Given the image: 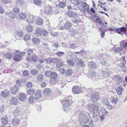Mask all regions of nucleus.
<instances>
[{"label": "nucleus", "mask_w": 127, "mask_h": 127, "mask_svg": "<svg viewBox=\"0 0 127 127\" xmlns=\"http://www.w3.org/2000/svg\"><path fill=\"white\" fill-rule=\"evenodd\" d=\"M89 109L93 114L97 115L100 111L99 107L97 104H91L89 105Z\"/></svg>", "instance_id": "f257e3e1"}, {"label": "nucleus", "mask_w": 127, "mask_h": 127, "mask_svg": "<svg viewBox=\"0 0 127 127\" xmlns=\"http://www.w3.org/2000/svg\"><path fill=\"white\" fill-rule=\"evenodd\" d=\"M61 101L62 103L63 109L65 112H68L69 110V107L71 105V103L70 100L65 99Z\"/></svg>", "instance_id": "f03ea898"}, {"label": "nucleus", "mask_w": 127, "mask_h": 127, "mask_svg": "<svg viewBox=\"0 0 127 127\" xmlns=\"http://www.w3.org/2000/svg\"><path fill=\"white\" fill-rule=\"evenodd\" d=\"M78 119L80 122L83 123H87L89 121L87 116L83 114L79 115Z\"/></svg>", "instance_id": "7ed1b4c3"}, {"label": "nucleus", "mask_w": 127, "mask_h": 127, "mask_svg": "<svg viewBox=\"0 0 127 127\" xmlns=\"http://www.w3.org/2000/svg\"><path fill=\"white\" fill-rule=\"evenodd\" d=\"M81 5L82 8V10L84 12H86L87 11V12H89V5L88 4L85 2L82 1L81 2Z\"/></svg>", "instance_id": "20e7f679"}, {"label": "nucleus", "mask_w": 127, "mask_h": 127, "mask_svg": "<svg viewBox=\"0 0 127 127\" xmlns=\"http://www.w3.org/2000/svg\"><path fill=\"white\" fill-rule=\"evenodd\" d=\"M58 75L55 72H52L50 75L51 78L50 79V81L52 84H54L55 82V79L58 77Z\"/></svg>", "instance_id": "39448f33"}, {"label": "nucleus", "mask_w": 127, "mask_h": 127, "mask_svg": "<svg viewBox=\"0 0 127 127\" xmlns=\"http://www.w3.org/2000/svg\"><path fill=\"white\" fill-rule=\"evenodd\" d=\"M113 79L116 81L118 83H121L122 81V78L119 75L114 76L113 77Z\"/></svg>", "instance_id": "423d86ee"}, {"label": "nucleus", "mask_w": 127, "mask_h": 127, "mask_svg": "<svg viewBox=\"0 0 127 127\" xmlns=\"http://www.w3.org/2000/svg\"><path fill=\"white\" fill-rule=\"evenodd\" d=\"M5 14L6 15H7L13 19L15 18V15L10 10L7 11L5 12Z\"/></svg>", "instance_id": "0eeeda50"}, {"label": "nucleus", "mask_w": 127, "mask_h": 127, "mask_svg": "<svg viewBox=\"0 0 127 127\" xmlns=\"http://www.w3.org/2000/svg\"><path fill=\"white\" fill-rule=\"evenodd\" d=\"M72 91L75 94H80L81 93V89L78 86H75L73 87Z\"/></svg>", "instance_id": "6e6552de"}, {"label": "nucleus", "mask_w": 127, "mask_h": 127, "mask_svg": "<svg viewBox=\"0 0 127 127\" xmlns=\"http://www.w3.org/2000/svg\"><path fill=\"white\" fill-rule=\"evenodd\" d=\"M113 49L115 53H118L120 52L123 50V47L120 45L119 46H115Z\"/></svg>", "instance_id": "1a4fd4ad"}, {"label": "nucleus", "mask_w": 127, "mask_h": 127, "mask_svg": "<svg viewBox=\"0 0 127 127\" xmlns=\"http://www.w3.org/2000/svg\"><path fill=\"white\" fill-rule=\"evenodd\" d=\"M18 89V86L17 85H14L10 89L11 93L13 94H15Z\"/></svg>", "instance_id": "9d476101"}, {"label": "nucleus", "mask_w": 127, "mask_h": 127, "mask_svg": "<svg viewBox=\"0 0 127 127\" xmlns=\"http://www.w3.org/2000/svg\"><path fill=\"white\" fill-rule=\"evenodd\" d=\"M8 119L7 116H5L2 117L1 119V122L4 125H6L8 122Z\"/></svg>", "instance_id": "9b49d317"}, {"label": "nucleus", "mask_w": 127, "mask_h": 127, "mask_svg": "<svg viewBox=\"0 0 127 127\" xmlns=\"http://www.w3.org/2000/svg\"><path fill=\"white\" fill-rule=\"evenodd\" d=\"M26 98V94L23 93H21L19 94V99L21 101H24L25 100Z\"/></svg>", "instance_id": "f8f14e48"}, {"label": "nucleus", "mask_w": 127, "mask_h": 127, "mask_svg": "<svg viewBox=\"0 0 127 127\" xmlns=\"http://www.w3.org/2000/svg\"><path fill=\"white\" fill-rule=\"evenodd\" d=\"M52 92L50 88H45L43 91V94L47 96L51 94Z\"/></svg>", "instance_id": "ddd939ff"}, {"label": "nucleus", "mask_w": 127, "mask_h": 127, "mask_svg": "<svg viewBox=\"0 0 127 127\" xmlns=\"http://www.w3.org/2000/svg\"><path fill=\"white\" fill-rule=\"evenodd\" d=\"M92 100L93 102H95L99 99V96L98 94H95L92 95Z\"/></svg>", "instance_id": "4468645a"}, {"label": "nucleus", "mask_w": 127, "mask_h": 127, "mask_svg": "<svg viewBox=\"0 0 127 127\" xmlns=\"http://www.w3.org/2000/svg\"><path fill=\"white\" fill-rule=\"evenodd\" d=\"M67 14L69 17L73 18L76 17L77 15V13L72 11H70L67 12Z\"/></svg>", "instance_id": "2eb2a0df"}, {"label": "nucleus", "mask_w": 127, "mask_h": 127, "mask_svg": "<svg viewBox=\"0 0 127 127\" xmlns=\"http://www.w3.org/2000/svg\"><path fill=\"white\" fill-rule=\"evenodd\" d=\"M52 8L49 6H48L45 8V13L46 14H49L52 13Z\"/></svg>", "instance_id": "dca6fc26"}, {"label": "nucleus", "mask_w": 127, "mask_h": 127, "mask_svg": "<svg viewBox=\"0 0 127 127\" xmlns=\"http://www.w3.org/2000/svg\"><path fill=\"white\" fill-rule=\"evenodd\" d=\"M41 91L40 90H37L36 92L35 96V97L36 99L40 98L41 97Z\"/></svg>", "instance_id": "f3484780"}, {"label": "nucleus", "mask_w": 127, "mask_h": 127, "mask_svg": "<svg viewBox=\"0 0 127 127\" xmlns=\"http://www.w3.org/2000/svg\"><path fill=\"white\" fill-rule=\"evenodd\" d=\"M19 119L15 117L13 119L12 124L13 125L16 126L19 124Z\"/></svg>", "instance_id": "a211bd4d"}, {"label": "nucleus", "mask_w": 127, "mask_h": 127, "mask_svg": "<svg viewBox=\"0 0 127 127\" xmlns=\"http://www.w3.org/2000/svg\"><path fill=\"white\" fill-rule=\"evenodd\" d=\"M35 18H33L32 16H28L27 18V22L31 23H32L35 20Z\"/></svg>", "instance_id": "6ab92c4d"}, {"label": "nucleus", "mask_w": 127, "mask_h": 127, "mask_svg": "<svg viewBox=\"0 0 127 127\" xmlns=\"http://www.w3.org/2000/svg\"><path fill=\"white\" fill-rule=\"evenodd\" d=\"M11 104L15 105L17 103V98L16 97H12L10 101Z\"/></svg>", "instance_id": "aec40b11"}, {"label": "nucleus", "mask_w": 127, "mask_h": 127, "mask_svg": "<svg viewBox=\"0 0 127 127\" xmlns=\"http://www.w3.org/2000/svg\"><path fill=\"white\" fill-rule=\"evenodd\" d=\"M9 93V91H2L1 93V97L3 98L6 97L8 95Z\"/></svg>", "instance_id": "412c9836"}, {"label": "nucleus", "mask_w": 127, "mask_h": 127, "mask_svg": "<svg viewBox=\"0 0 127 127\" xmlns=\"http://www.w3.org/2000/svg\"><path fill=\"white\" fill-rule=\"evenodd\" d=\"M88 64L89 66L92 68H95L96 66V64L93 61L89 62Z\"/></svg>", "instance_id": "4be33fe9"}, {"label": "nucleus", "mask_w": 127, "mask_h": 127, "mask_svg": "<svg viewBox=\"0 0 127 127\" xmlns=\"http://www.w3.org/2000/svg\"><path fill=\"white\" fill-rule=\"evenodd\" d=\"M21 56L20 55H15L13 57V59L17 61H19L21 60Z\"/></svg>", "instance_id": "5701e85b"}, {"label": "nucleus", "mask_w": 127, "mask_h": 127, "mask_svg": "<svg viewBox=\"0 0 127 127\" xmlns=\"http://www.w3.org/2000/svg\"><path fill=\"white\" fill-rule=\"evenodd\" d=\"M42 29L41 28H38L37 29L35 32L38 36H40L42 34Z\"/></svg>", "instance_id": "b1692460"}, {"label": "nucleus", "mask_w": 127, "mask_h": 127, "mask_svg": "<svg viewBox=\"0 0 127 127\" xmlns=\"http://www.w3.org/2000/svg\"><path fill=\"white\" fill-rule=\"evenodd\" d=\"M64 25L66 29L70 28L72 26L71 23L68 21H66Z\"/></svg>", "instance_id": "393cba45"}, {"label": "nucleus", "mask_w": 127, "mask_h": 127, "mask_svg": "<svg viewBox=\"0 0 127 127\" xmlns=\"http://www.w3.org/2000/svg\"><path fill=\"white\" fill-rule=\"evenodd\" d=\"M64 63V62L63 61H59L57 63L56 66L58 68H59L63 65Z\"/></svg>", "instance_id": "a878e982"}, {"label": "nucleus", "mask_w": 127, "mask_h": 127, "mask_svg": "<svg viewBox=\"0 0 127 127\" xmlns=\"http://www.w3.org/2000/svg\"><path fill=\"white\" fill-rule=\"evenodd\" d=\"M117 29H118L117 31L120 32L121 33L123 32H124V33L126 32L127 29L124 27H122L120 28H117Z\"/></svg>", "instance_id": "bb28decb"}, {"label": "nucleus", "mask_w": 127, "mask_h": 127, "mask_svg": "<svg viewBox=\"0 0 127 127\" xmlns=\"http://www.w3.org/2000/svg\"><path fill=\"white\" fill-rule=\"evenodd\" d=\"M35 22L37 24L40 25H42L43 23L42 19L40 18L37 19L35 21Z\"/></svg>", "instance_id": "cd10ccee"}, {"label": "nucleus", "mask_w": 127, "mask_h": 127, "mask_svg": "<svg viewBox=\"0 0 127 127\" xmlns=\"http://www.w3.org/2000/svg\"><path fill=\"white\" fill-rule=\"evenodd\" d=\"M117 28H108L110 32H115L116 31L119 34H121L120 32L119 31H117Z\"/></svg>", "instance_id": "c85d7f7f"}, {"label": "nucleus", "mask_w": 127, "mask_h": 127, "mask_svg": "<svg viewBox=\"0 0 127 127\" xmlns=\"http://www.w3.org/2000/svg\"><path fill=\"white\" fill-rule=\"evenodd\" d=\"M116 90L118 95H121L122 93L123 87L122 86L120 87L117 88Z\"/></svg>", "instance_id": "c756f323"}, {"label": "nucleus", "mask_w": 127, "mask_h": 127, "mask_svg": "<svg viewBox=\"0 0 127 127\" xmlns=\"http://www.w3.org/2000/svg\"><path fill=\"white\" fill-rule=\"evenodd\" d=\"M110 73L109 71H103L102 75L103 77H106L109 76Z\"/></svg>", "instance_id": "7c9ffc66"}, {"label": "nucleus", "mask_w": 127, "mask_h": 127, "mask_svg": "<svg viewBox=\"0 0 127 127\" xmlns=\"http://www.w3.org/2000/svg\"><path fill=\"white\" fill-rule=\"evenodd\" d=\"M111 102L115 104L117 102L118 100L116 96H114L113 98H111Z\"/></svg>", "instance_id": "2f4dec72"}, {"label": "nucleus", "mask_w": 127, "mask_h": 127, "mask_svg": "<svg viewBox=\"0 0 127 127\" xmlns=\"http://www.w3.org/2000/svg\"><path fill=\"white\" fill-rule=\"evenodd\" d=\"M30 73L33 75H36L38 74V71L36 69H33L31 70Z\"/></svg>", "instance_id": "473e14b6"}, {"label": "nucleus", "mask_w": 127, "mask_h": 127, "mask_svg": "<svg viewBox=\"0 0 127 127\" xmlns=\"http://www.w3.org/2000/svg\"><path fill=\"white\" fill-rule=\"evenodd\" d=\"M3 56L5 57L6 59H11L12 57L11 54L9 53H7L5 54H4Z\"/></svg>", "instance_id": "72a5a7b5"}, {"label": "nucleus", "mask_w": 127, "mask_h": 127, "mask_svg": "<svg viewBox=\"0 0 127 127\" xmlns=\"http://www.w3.org/2000/svg\"><path fill=\"white\" fill-rule=\"evenodd\" d=\"M77 64L78 65L83 67L85 66V64L83 63L82 61L80 59H78Z\"/></svg>", "instance_id": "f704fd0d"}, {"label": "nucleus", "mask_w": 127, "mask_h": 127, "mask_svg": "<svg viewBox=\"0 0 127 127\" xmlns=\"http://www.w3.org/2000/svg\"><path fill=\"white\" fill-rule=\"evenodd\" d=\"M26 15L25 14L23 13H21L19 14V18L21 19H23L26 17Z\"/></svg>", "instance_id": "c9c22d12"}, {"label": "nucleus", "mask_w": 127, "mask_h": 127, "mask_svg": "<svg viewBox=\"0 0 127 127\" xmlns=\"http://www.w3.org/2000/svg\"><path fill=\"white\" fill-rule=\"evenodd\" d=\"M32 41L33 44H39L40 42L39 40L37 38H35L32 39Z\"/></svg>", "instance_id": "e433bc0d"}, {"label": "nucleus", "mask_w": 127, "mask_h": 127, "mask_svg": "<svg viewBox=\"0 0 127 127\" xmlns=\"http://www.w3.org/2000/svg\"><path fill=\"white\" fill-rule=\"evenodd\" d=\"M34 90L33 89H29L27 91V94L29 95H33L34 93Z\"/></svg>", "instance_id": "4c0bfd02"}, {"label": "nucleus", "mask_w": 127, "mask_h": 127, "mask_svg": "<svg viewBox=\"0 0 127 127\" xmlns=\"http://www.w3.org/2000/svg\"><path fill=\"white\" fill-rule=\"evenodd\" d=\"M120 45L126 48L127 47V42L125 40H123L121 42Z\"/></svg>", "instance_id": "58836bf2"}, {"label": "nucleus", "mask_w": 127, "mask_h": 127, "mask_svg": "<svg viewBox=\"0 0 127 127\" xmlns=\"http://www.w3.org/2000/svg\"><path fill=\"white\" fill-rule=\"evenodd\" d=\"M26 29L27 31L28 32H31L32 30V28L30 25L27 26Z\"/></svg>", "instance_id": "ea45409f"}, {"label": "nucleus", "mask_w": 127, "mask_h": 127, "mask_svg": "<svg viewBox=\"0 0 127 127\" xmlns=\"http://www.w3.org/2000/svg\"><path fill=\"white\" fill-rule=\"evenodd\" d=\"M59 7L60 8H64L66 5V3L64 2H61L59 3Z\"/></svg>", "instance_id": "a19ab883"}, {"label": "nucleus", "mask_w": 127, "mask_h": 127, "mask_svg": "<svg viewBox=\"0 0 127 127\" xmlns=\"http://www.w3.org/2000/svg\"><path fill=\"white\" fill-rule=\"evenodd\" d=\"M20 111V108L19 107L17 108L14 111V114L15 115H16L19 113Z\"/></svg>", "instance_id": "79ce46f5"}, {"label": "nucleus", "mask_w": 127, "mask_h": 127, "mask_svg": "<svg viewBox=\"0 0 127 127\" xmlns=\"http://www.w3.org/2000/svg\"><path fill=\"white\" fill-rule=\"evenodd\" d=\"M16 34L18 36L21 38L22 37L23 35V32L22 31H18L16 33Z\"/></svg>", "instance_id": "37998d69"}, {"label": "nucleus", "mask_w": 127, "mask_h": 127, "mask_svg": "<svg viewBox=\"0 0 127 127\" xmlns=\"http://www.w3.org/2000/svg\"><path fill=\"white\" fill-rule=\"evenodd\" d=\"M38 80L39 81H42L43 79V76L42 74H39L37 77Z\"/></svg>", "instance_id": "c03bdc74"}, {"label": "nucleus", "mask_w": 127, "mask_h": 127, "mask_svg": "<svg viewBox=\"0 0 127 127\" xmlns=\"http://www.w3.org/2000/svg\"><path fill=\"white\" fill-rule=\"evenodd\" d=\"M48 33L44 29H42V34L43 36H46L48 34Z\"/></svg>", "instance_id": "a18cd8bd"}, {"label": "nucleus", "mask_w": 127, "mask_h": 127, "mask_svg": "<svg viewBox=\"0 0 127 127\" xmlns=\"http://www.w3.org/2000/svg\"><path fill=\"white\" fill-rule=\"evenodd\" d=\"M71 2L75 5H78L79 4V3L77 0H71Z\"/></svg>", "instance_id": "49530a36"}, {"label": "nucleus", "mask_w": 127, "mask_h": 127, "mask_svg": "<svg viewBox=\"0 0 127 127\" xmlns=\"http://www.w3.org/2000/svg\"><path fill=\"white\" fill-rule=\"evenodd\" d=\"M34 98L32 96H30L29 97L28 101L30 103H33L34 101Z\"/></svg>", "instance_id": "de8ad7c7"}, {"label": "nucleus", "mask_w": 127, "mask_h": 127, "mask_svg": "<svg viewBox=\"0 0 127 127\" xmlns=\"http://www.w3.org/2000/svg\"><path fill=\"white\" fill-rule=\"evenodd\" d=\"M103 103L105 105L107 106H109L110 105V103H109L108 100L106 99L104 100Z\"/></svg>", "instance_id": "09e8293b"}, {"label": "nucleus", "mask_w": 127, "mask_h": 127, "mask_svg": "<svg viewBox=\"0 0 127 127\" xmlns=\"http://www.w3.org/2000/svg\"><path fill=\"white\" fill-rule=\"evenodd\" d=\"M34 2L37 5H40L42 3L41 0H34Z\"/></svg>", "instance_id": "8fccbe9b"}, {"label": "nucleus", "mask_w": 127, "mask_h": 127, "mask_svg": "<svg viewBox=\"0 0 127 127\" xmlns=\"http://www.w3.org/2000/svg\"><path fill=\"white\" fill-rule=\"evenodd\" d=\"M108 59L106 58L105 60L104 59L102 58L101 59V64L102 65H105L106 64L107 62V61Z\"/></svg>", "instance_id": "3c124183"}, {"label": "nucleus", "mask_w": 127, "mask_h": 127, "mask_svg": "<svg viewBox=\"0 0 127 127\" xmlns=\"http://www.w3.org/2000/svg\"><path fill=\"white\" fill-rule=\"evenodd\" d=\"M72 70L70 69H67L66 72V74L67 75H70L72 73Z\"/></svg>", "instance_id": "603ef678"}, {"label": "nucleus", "mask_w": 127, "mask_h": 127, "mask_svg": "<svg viewBox=\"0 0 127 127\" xmlns=\"http://www.w3.org/2000/svg\"><path fill=\"white\" fill-rule=\"evenodd\" d=\"M100 111L104 114H106L108 113L107 111L104 107L101 108V109Z\"/></svg>", "instance_id": "864d4df0"}, {"label": "nucleus", "mask_w": 127, "mask_h": 127, "mask_svg": "<svg viewBox=\"0 0 127 127\" xmlns=\"http://www.w3.org/2000/svg\"><path fill=\"white\" fill-rule=\"evenodd\" d=\"M30 36L28 35H25L24 37V39L25 41H27L30 39Z\"/></svg>", "instance_id": "5fc2aeb1"}, {"label": "nucleus", "mask_w": 127, "mask_h": 127, "mask_svg": "<svg viewBox=\"0 0 127 127\" xmlns=\"http://www.w3.org/2000/svg\"><path fill=\"white\" fill-rule=\"evenodd\" d=\"M32 59L33 62H36L37 60L36 56L35 54H33L32 57Z\"/></svg>", "instance_id": "6e6d98bb"}, {"label": "nucleus", "mask_w": 127, "mask_h": 127, "mask_svg": "<svg viewBox=\"0 0 127 127\" xmlns=\"http://www.w3.org/2000/svg\"><path fill=\"white\" fill-rule=\"evenodd\" d=\"M64 53L62 52H59L56 53V54L57 56L59 57H61L64 55Z\"/></svg>", "instance_id": "4d7b16f0"}, {"label": "nucleus", "mask_w": 127, "mask_h": 127, "mask_svg": "<svg viewBox=\"0 0 127 127\" xmlns=\"http://www.w3.org/2000/svg\"><path fill=\"white\" fill-rule=\"evenodd\" d=\"M28 55L27 56H31V54L33 53V51L31 49H29L27 51Z\"/></svg>", "instance_id": "13d9d810"}, {"label": "nucleus", "mask_w": 127, "mask_h": 127, "mask_svg": "<svg viewBox=\"0 0 127 127\" xmlns=\"http://www.w3.org/2000/svg\"><path fill=\"white\" fill-rule=\"evenodd\" d=\"M23 1V0H17L16 1V2L17 4L21 5L22 4Z\"/></svg>", "instance_id": "bf43d9fd"}, {"label": "nucleus", "mask_w": 127, "mask_h": 127, "mask_svg": "<svg viewBox=\"0 0 127 127\" xmlns=\"http://www.w3.org/2000/svg\"><path fill=\"white\" fill-rule=\"evenodd\" d=\"M67 63L70 65L72 66H74V62L72 60H69L67 62Z\"/></svg>", "instance_id": "052dcab7"}, {"label": "nucleus", "mask_w": 127, "mask_h": 127, "mask_svg": "<svg viewBox=\"0 0 127 127\" xmlns=\"http://www.w3.org/2000/svg\"><path fill=\"white\" fill-rule=\"evenodd\" d=\"M69 48H72L73 49H76L77 47L73 44L70 45L69 46Z\"/></svg>", "instance_id": "680f3d73"}, {"label": "nucleus", "mask_w": 127, "mask_h": 127, "mask_svg": "<svg viewBox=\"0 0 127 127\" xmlns=\"http://www.w3.org/2000/svg\"><path fill=\"white\" fill-rule=\"evenodd\" d=\"M28 88H31L32 86V84L30 82H28L26 84Z\"/></svg>", "instance_id": "e2e57ef3"}, {"label": "nucleus", "mask_w": 127, "mask_h": 127, "mask_svg": "<svg viewBox=\"0 0 127 127\" xmlns=\"http://www.w3.org/2000/svg\"><path fill=\"white\" fill-rule=\"evenodd\" d=\"M23 75L24 77H27L29 74L28 72L25 70L23 72Z\"/></svg>", "instance_id": "0e129e2a"}, {"label": "nucleus", "mask_w": 127, "mask_h": 127, "mask_svg": "<svg viewBox=\"0 0 127 127\" xmlns=\"http://www.w3.org/2000/svg\"><path fill=\"white\" fill-rule=\"evenodd\" d=\"M13 10L14 12L16 13H18L19 11V9L17 8H13Z\"/></svg>", "instance_id": "69168bd1"}, {"label": "nucleus", "mask_w": 127, "mask_h": 127, "mask_svg": "<svg viewBox=\"0 0 127 127\" xmlns=\"http://www.w3.org/2000/svg\"><path fill=\"white\" fill-rule=\"evenodd\" d=\"M58 70L61 73L63 74L65 70L64 68H60Z\"/></svg>", "instance_id": "338daca9"}, {"label": "nucleus", "mask_w": 127, "mask_h": 127, "mask_svg": "<svg viewBox=\"0 0 127 127\" xmlns=\"http://www.w3.org/2000/svg\"><path fill=\"white\" fill-rule=\"evenodd\" d=\"M46 62L47 63H52V60H51L50 58H48L45 59Z\"/></svg>", "instance_id": "774afa93"}]
</instances>
